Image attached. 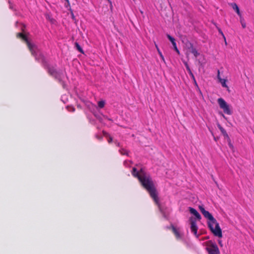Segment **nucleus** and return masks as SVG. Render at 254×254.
<instances>
[{
  "mask_svg": "<svg viewBox=\"0 0 254 254\" xmlns=\"http://www.w3.org/2000/svg\"><path fill=\"white\" fill-rule=\"evenodd\" d=\"M241 25H242V27L243 28H245L246 27V24L244 22L243 19H241Z\"/></svg>",
  "mask_w": 254,
  "mask_h": 254,
  "instance_id": "22",
  "label": "nucleus"
},
{
  "mask_svg": "<svg viewBox=\"0 0 254 254\" xmlns=\"http://www.w3.org/2000/svg\"><path fill=\"white\" fill-rule=\"evenodd\" d=\"M131 174L133 177L138 179L141 185L148 191L156 204L160 207L158 193L150 176L147 174L142 168L137 171L135 167L132 168Z\"/></svg>",
  "mask_w": 254,
  "mask_h": 254,
  "instance_id": "1",
  "label": "nucleus"
},
{
  "mask_svg": "<svg viewBox=\"0 0 254 254\" xmlns=\"http://www.w3.org/2000/svg\"><path fill=\"white\" fill-rule=\"evenodd\" d=\"M199 209L204 217L208 219L210 221L208 223V227L214 236L219 238L222 237L221 229L219 223L208 211L205 210L203 206L199 205Z\"/></svg>",
  "mask_w": 254,
  "mask_h": 254,
  "instance_id": "2",
  "label": "nucleus"
},
{
  "mask_svg": "<svg viewBox=\"0 0 254 254\" xmlns=\"http://www.w3.org/2000/svg\"><path fill=\"white\" fill-rule=\"evenodd\" d=\"M231 5L232 8H233V9L236 11V12L238 14V15H239L240 16H241V14L239 8L238 6L237 5V4L236 3H232L231 4Z\"/></svg>",
  "mask_w": 254,
  "mask_h": 254,
  "instance_id": "12",
  "label": "nucleus"
},
{
  "mask_svg": "<svg viewBox=\"0 0 254 254\" xmlns=\"http://www.w3.org/2000/svg\"><path fill=\"white\" fill-rule=\"evenodd\" d=\"M109 2H111L110 0H107Z\"/></svg>",
  "mask_w": 254,
  "mask_h": 254,
  "instance_id": "29",
  "label": "nucleus"
},
{
  "mask_svg": "<svg viewBox=\"0 0 254 254\" xmlns=\"http://www.w3.org/2000/svg\"><path fill=\"white\" fill-rule=\"evenodd\" d=\"M75 47L76 49L81 53L83 54L84 52L79 44L77 42H75L74 44Z\"/></svg>",
  "mask_w": 254,
  "mask_h": 254,
  "instance_id": "15",
  "label": "nucleus"
},
{
  "mask_svg": "<svg viewBox=\"0 0 254 254\" xmlns=\"http://www.w3.org/2000/svg\"><path fill=\"white\" fill-rule=\"evenodd\" d=\"M98 107L100 108H103L105 106V102L104 101H100L98 103Z\"/></svg>",
  "mask_w": 254,
  "mask_h": 254,
  "instance_id": "19",
  "label": "nucleus"
},
{
  "mask_svg": "<svg viewBox=\"0 0 254 254\" xmlns=\"http://www.w3.org/2000/svg\"><path fill=\"white\" fill-rule=\"evenodd\" d=\"M167 37L169 39V40L171 41V42L172 43L175 51L177 53V54L178 55H180V53L177 47V44L175 42V39L173 37L170 36L169 34H167Z\"/></svg>",
  "mask_w": 254,
  "mask_h": 254,
  "instance_id": "9",
  "label": "nucleus"
},
{
  "mask_svg": "<svg viewBox=\"0 0 254 254\" xmlns=\"http://www.w3.org/2000/svg\"><path fill=\"white\" fill-rule=\"evenodd\" d=\"M16 37L17 38H21L23 41H24L29 50H30V51L31 52V54L32 55H34V53H35V46L32 44H31L28 40L27 36L24 35V34H23L22 33H18L16 35Z\"/></svg>",
  "mask_w": 254,
  "mask_h": 254,
  "instance_id": "5",
  "label": "nucleus"
},
{
  "mask_svg": "<svg viewBox=\"0 0 254 254\" xmlns=\"http://www.w3.org/2000/svg\"><path fill=\"white\" fill-rule=\"evenodd\" d=\"M184 50L185 51L187 57H189L190 53L192 54L195 58L199 55V53L190 42H186V44L184 45Z\"/></svg>",
  "mask_w": 254,
  "mask_h": 254,
  "instance_id": "3",
  "label": "nucleus"
},
{
  "mask_svg": "<svg viewBox=\"0 0 254 254\" xmlns=\"http://www.w3.org/2000/svg\"><path fill=\"white\" fill-rule=\"evenodd\" d=\"M180 38L184 45L186 44L187 41L190 42L185 36L182 35L180 36Z\"/></svg>",
  "mask_w": 254,
  "mask_h": 254,
  "instance_id": "17",
  "label": "nucleus"
},
{
  "mask_svg": "<svg viewBox=\"0 0 254 254\" xmlns=\"http://www.w3.org/2000/svg\"><path fill=\"white\" fill-rule=\"evenodd\" d=\"M155 47L157 49V51L160 57V58H161L162 60L165 63V59L164 58V56H163L162 55V53H161V52L160 51V49H159L158 46L157 44H155Z\"/></svg>",
  "mask_w": 254,
  "mask_h": 254,
  "instance_id": "14",
  "label": "nucleus"
},
{
  "mask_svg": "<svg viewBox=\"0 0 254 254\" xmlns=\"http://www.w3.org/2000/svg\"><path fill=\"white\" fill-rule=\"evenodd\" d=\"M112 140H113L112 137H110L109 139H108L109 143L111 142L112 141Z\"/></svg>",
  "mask_w": 254,
  "mask_h": 254,
  "instance_id": "25",
  "label": "nucleus"
},
{
  "mask_svg": "<svg viewBox=\"0 0 254 254\" xmlns=\"http://www.w3.org/2000/svg\"><path fill=\"white\" fill-rule=\"evenodd\" d=\"M172 231L174 234L175 235L176 237L178 238H180V234L178 230L174 226H172Z\"/></svg>",
  "mask_w": 254,
  "mask_h": 254,
  "instance_id": "16",
  "label": "nucleus"
},
{
  "mask_svg": "<svg viewBox=\"0 0 254 254\" xmlns=\"http://www.w3.org/2000/svg\"><path fill=\"white\" fill-rule=\"evenodd\" d=\"M229 141V144L230 147H232V145L231 144L230 140H227Z\"/></svg>",
  "mask_w": 254,
  "mask_h": 254,
  "instance_id": "27",
  "label": "nucleus"
},
{
  "mask_svg": "<svg viewBox=\"0 0 254 254\" xmlns=\"http://www.w3.org/2000/svg\"><path fill=\"white\" fill-rule=\"evenodd\" d=\"M217 78H218L219 81L220 80V79H222L220 77V71L219 70L217 71Z\"/></svg>",
  "mask_w": 254,
  "mask_h": 254,
  "instance_id": "23",
  "label": "nucleus"
},
{
  "mask_svg": "<svg viewBox=\"0 0 254 254\" xmlns=\"http://www.w3.org/2000/svg\"><path fill=\"white\" fill-rule=\"evenodd\" d=\"M190 230L192 233L194 234V235L198 237V236L197 234L198 227L197 226L195 220L192 218H190Z\"/></svg>",
  "mask_w": 254,
  "mask_h": 254,
  "instance_id": "6",
  "label": "nucleus"
},
{
  "mask_svg": "<svg viewBox=\"0 0 254 254\" xmlns=\"http://www.w3.org/2000/svg\"><path fill=\"white\" fill-rule=\"evenodd\" d=\"M218 128L221 131L223 136H224V137L230 141V137H229L228 134H227L225 129L220 125H218Z\"/></svg>",
  "mask_w": 254,
  "mask_h": 254,
  "instance_id": "11",
  "label": "nucleus"
},
{
  "mask_svg": "<svg viewBox=\"0 0 254 254\" xmlns=\"http://www.w3.org/2000/svg\"><path fill=\"white\" fill-rule=\"evenodd\" d=\"M217 29H218V31L219 32V33L223 36V38L224 39V40H225V43L226 44V38H225V37L222 32V31L221 30V29L219 28L218 27L216 26Z\"/></svg>",
  "mask_w": 254,
  "mask_h": 254,
  "instance_id": "20",
  "label": "nucleus"
},
{
  "mask_svg": "<svg viewBox=\"0 0 254 254\" xmlns=\"http://www.w3.org/2000/svg\"><path fill=\"white\" fill-rule=\"evenodd\" d=\"M120 152L122 155H127L128 154L127 151L124 149H120Z\"/></svg>",
  "mask_w": 254,
  "mask_h": 254,
  "instance_id": "21",
  "label": "nucleus"
},
{
  "mask_svg": "<svg viewBox=\"0 0 254 254\" xmlns=\"http://www.w3.org/2000/svg\"><path fill=\"white\" fill-rule=\"evenodd\" d=\"M209 254H219L220 252L217 246L216 245H212L210 248L207 249Z\"/></svg>",
  "mask_w": 254,
  "mask_h": 254,
  "instance_id": "8",
  "label": "nucleus"
},
{
  "mask_svg": "<svg viewBox=\"0 0 254 254\" xmlns=\"http://www.w3.org/2000/svg\"><path fill=\"white\" fill-rule=\"evenodd\" d=\"M219 82L221 83L222 84V86L224 87H227L228 88V87L227 86L226 82V79H220V80H219Z\"/></svg>",
  "mask_w": 254,
  "mask_h": 254,
  "instance_id": "18",
  "label": "nucleus"
},
{
  "mask_svg": "<svg viewBox=\"0 0 254 254\" xmlns=\"http://www.w3.org/2000/svg\"><path fill=\"white\" fill-rule=\"evenodd\" d=\"M186 68H187V70L189 72V74L190 75L191 78L192 79L193 83L194 84V85L196 87V88H197V90L199 91V92L200 94H201V91H200V89H199V87L198 86V84H197V83L196 82V81L195 80L194 76L193 74L192 73V71H191L190 67L189 66V65L187 64H186Z\"/></svg>",
  "mask_w": 254,
  "mask_h": 254,
  "instance_id": "7",
  "label": "nucleus"
},
{
  "mask_svg": "<svg viewBox=\"0 0 254 254\" xmlns=\"http://www.w3.org/2000/svg\"><path fill=\"white\" fill-rule=\"evenodd\" d=\"M218 244H219V245L221 246V247H223V245H222V241L219 240H218Z\"/></svg>",
  "mask_w": 254,
  "mask_h": 254,
  "instance_id": "24",
  "label": "nucleus"
},
{
  "mask_svg": "<svg viewBox=\"0 0 254 254\" xmlns=\"http://www.w3.org/2000/svg\"><path fill=\"white\" fill-rule=\"evenodd\" d=\"M218 103L220 108L223 110L224 113L229 115L232 114V110L231 106L228 105L223 98H219L218 99Z\"/></svg>",
  "mask_w": 254,
  "mask_h": 254,
  "instance_id": "4",
  "label": "nucleus"
},
{
  "mask_svg": "<svg viewBox=\"0 0 254 254\" xmlns=\"http://www.w3.org/2000/svg\"><path fill=\"white\" fill-rule=\"evenodd\" d=\"M189 211L190 213H191L192 214L195 216L196 219H197L198 220L201 219V216L199 214V213L196 211V209L192 207H189Z\"/></svg>",
  "mask_w": 254,
  "mask_h": 254,
  "instance_id": "10",
  "label": "nucleus"
},
{
  "mask_svg": "<svg viewBox=\"0 0 254 254\" xmlns=\"http://www.w3.org/2000/svg\"><path fill=\"white\" fill-rule=\"evenodd\" d=\"M65 0L66 1V2H67V3L68 4H69V0Z\"/></svg>",
  "mask_w": 254,
  "mask_h": 254,
  "instance_id": "28",
  "label": "nucleus"
},
{
  "mask_svg": "<svg viewBox=\"0 0 254 254\" xmlns=\"http://www.w3.org/2000/svg\"><path fill=\"white\" fill-rule=\"evenodd\" d=\"M69 111L74 112L75 111V108L73 107H71V110H69Z\"/></svg>",
  "mask_w": 254,
  "mask_h": 254,
  "instance_id": "26",
  "label": "nucleus"
},
{
  "mask_svg": "<svg viewBox=\"0 0 254 254\" xmlns=\"http://www.w3.org/2000/svg\"><path fill=\"white\" fill-rule=\"evenodd\" d=\"M49 73L55 77H57L58 76V73L55 69L54 68H50L49 69Z\"/></svg>",
  "mask_w": 254,
  "mask_h": 254,
  "instance_id": "13",
  "label": "nucleus"
}]
</instances>
